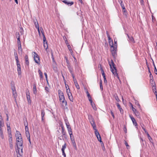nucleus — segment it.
I'll use <instances>...</instances> for the list:
<instances>
[{
  "label": "nucleus",
  "instance_id": "4d7b16f0",
  "mask_svg": "<svg viewBox=\"0 0 157 157\" xmlns=\"http://www.w3.org/2000/svg\"><path fill=\"white\" fill-rule=\"evenodd\" d=\"M45 90L47 92H48L49 90V89L48 87L46 86L45 87Z\"/></svg>",
  "mask_w": 157,
  "mask_h": 157
},
{
  "label": "nucleus",
  "instance_id": "69168bd1",
  "mask_svg": "<svg viewBox=\"0 0 157 157\" xmlns=\"http://www.w3.org/2000/svg\"><path fill=\"white\" fill-rule=\"evenodd\" d=\"M25 131L26 132H29V128L28 127H25Z\"/></svg>",
  "mask_w": 157,
  "mask_h": 157
},
{
  "label": "nucleus",
  "instance_id": "412c9836",
  "mask_svg": "<svg viewBox=\"0 0 157 157\" xmlns=\"http://www.w3.org/2000/svg\"><path fill=\"white\" fill-rule=\"evenodd\" d=\"M117 108L119 109V110L120 111V112L121 113H123V109H122V108L121 107V106L119 105V104L118 103H117Z\"/></svg>",
  "mask_w": 157,
  "mask_h": 157
},
{
  "label": "nucleus",
  "instance_id": "58836bf2",
  "mask_svg": "<svg viewBox=\"0 0 157 157\" xmlns=\"http://www.w3.org/2000/svg\"><path fill=\"white\" fill-rule=\"evenodd\" d=\"M75 85V86H76V88H77V89H80V87H79V86L77 83V82H75V83H74Z\"/></svg>",
  "mask_w": 157,
  "mask_h": 157
},
{
  "label": "nucleus",
  "instance_id": "aec40b11",
  "mask_svg": "<svg viewBox=\"0 0 157 157\" xmlns=\"http://www.w3.org/2000/svg\"><path fill=\"white\" fill-rule=\"evenodd\" d=\"M45 112L44 110H41V120L42 121H44V117L45 115Z\"/></svg>",
  "mask_w": 157,
  "mask_h": 157
},
{
  "label": "nucleus",
  "instance_id": "393cba45",
  "mask_svg": "<svg viewBox=\"0 0 157 157\" xmlns=\"http://www.w3.org/2000/svg\"><path fill=\"white\" fill-rule=\"evenodd\" d=\"M62 103V105L63 106H66L67 105V102L65 100V99L62 100L60 101Z\"/></svg>",
  "mask_w": 157,
  "mask_h": 157
},
{
  "label": "nucleus",
  "instance_id": "864d4df0",
  "mask_svg": "<svg viewBox=\"0 0 157 157\" xmlns=\"http://www.w3.org/2000/svg\"><path fill=\"white\" fill-rule=\"evenodd\" d=\"M16 60V61L17 65H20V64L19 62V61L18 60V59L17 58V59Z\"/></svg>",
  "mask_w": 157,
  "mask_h": 157
},
{
  "label": "nucleus",
  "instance_id": "4c0bfd02",
  "mask_svg": "<svg viewBox=\"0 0 157 157\" xmlns=\"http://www.w3.org/2000/svg\"><path fill=\"white\" fill-rule=\"evenodd\" d=\"M114 48H117V41L115 39H114Z\"/></svg>",
  "mask_w": 157,
  "mask_h": 157
},
{
  "label": "nucleus",
  "instance_id": "37998d69",
  "mask_svg": "<svg viewBox=\"0 0 157 157\" xmlns=\"http://www.w3.org/2000/svg\"><path fill=\"white\" fill-rule=\"evenodd\" d=\"M111 64V66L112 65V66L113 67H115V65L113 62V60L111 59V60L110 63H109V64Z\"/></svg>",
  "mask_w": 157,
  "mask_h": 157
},
{
  "label": "nucleus",
  "instance_id": "a211bd4d",
  "mask_svg": "<svg viewBox=\"0 0 157 157\" xmlns=\"http://www.w3.org/2000/svg\"><path fill=\"white\" fill-rule=\"evenodd\" d=\"M17 71L18 75H21V68L20 65H17Z\"/></svg>",
  "mask_w": 157,
  "mask_h": 157
},
{
  "label": "nucleus",
  "instance_id": "e2e57ef3",
  "mask_svg": "<svg viewBox=\"0 0 157 157\" xmlns=\"http://www.w3.org/2000/svg\"><path fill=\"white\" fill-rule=\"evenodd\" d=\"M88 100H89V101H90V102H92V98H91V97L88 98Z\"/></svg>",
  "mask_w": 157,
  "mask_h": 157
},
{
  "label": "nucleus",
  "instance_id": "cd10ccee",
  "mask_svg": "<svg viewBox=\"0 0 157 157\" xmlns=\"http://www.w3.org/2000/svg\"><path fill=\"white\" fill-rule=\"evenodd\" d=\"M71 142H72V144L73 146L75 149H76V145L75 141V140H72Z\"/></svg>",
  "mask_w": 157,
  "mask_h": 157
},
{
  "label": "nucleus",
  "instance_id": "2eb2a0df",
  "mask_svg": "<svg viewBox=\"0 0 157 157\" xmlns=\"http://www.w3.org/2000/svg\"><path fill=\"white\" fill-rule=\"evenodd\" d=\"M33 22L34 24L35 27L37 28L39 27L38 23L36 18L33 20Z\"/></svg>",
  "mask_w": 157,
  "mask_h": 157
},
{
  "label": "nucleus",
  "instance_id": "4be33fe9",
  "mask_svg": "<svg viewBox=\"0 0 157 157\" xmlns=\"http://www.w3.org/2000/svg\"><path fill=\"white\" fill-rule=\"evenodd\" d=\"M40 31L41 32V33H42V34L43 36V40H44H44H45V36L44 34V32L43 31V28H42V27L40 28Z\"/></svg>",
  "mask_w": 157,
  "mask_h": 157
},
{
  "label": "nucleus",
  "instance_id": "f257e3e1",
  "mask_svg": "<svg viewBox=\"0 0 157 157\" xmlns=\"http://www.w3.org/2000/svg\"><path fill=\"white\" fill-rule=\"evenodd\" d=\"M33 54L34 57V59L36 63H37L38 64H40V59L39 57L38 54L35 52H33Z\"/></svg>",
  "mask_w": 157,
  "mask_h": 157
},
{
  "label": "nucleus",
  "instance_id": "473e14b6",
  "mask_svg": "<svg viewBox=\"0 0 157 157\" xmlns=\"http://www.w3.org/2000/svg\"><path fill=\"white\" fill-rule=\"evenodd\" d=\"M106 34H107V37L108 38L109 43V42H111V40H112L111 39V38L110 36L107 31L106 32Z\"/></svg>",
  "mask_w": 157,
  "mask_h": 157
},
{
  "label": "nucleus",
  "instance_id": "bb28decb",
  "mask_svg": "<svg viewBox=\"0 0 157 157\" xmlns=\"http://www.w3.org/2000/svg\"><path fill=\"white\" fill-rule=\"evenodd\" d=\"M135 115L137 117L140 118V114L139 112L138 111H136L134 113Z\"/></svg>",
  "mask_w": 157,
  "mask_h": 157
},
{
  "label": "nucleus",
  "instance_id": "a18cd8bd",
  "mask_svg": "<svg viewBox=\"0 0 157 157\" xmlns=\"http://www.w3.org/2000/svg\"><path fill=\"white\" fill-rule=\"evenodd\" d=\"M17 40L18 44H21V41L20 40L19 36L18 38H17Z\"/></svg>",
  "mask_w": 157,
  "mask_h": 157
},
{
  "label": "nucleus",
  "instance_id": "20e7f679",
  "mask_svg": "<svg viewBox=\"0 0 157 157\" xmlns=\"http://www.w3.org/2000/svg\"><path fill=\"white\" fill-rule=\"evenodd\" d=\"M16 141L22 140V136L20 132L18 131H16Z\"/></svg>",
  "mask_w": 157,
  "mask_h": 157
},
{
  "label": "nucleus",
  "instance_id": "7c9ffc66",
  "mask_svg": "<svg viewBox=\"0 0 157 157\" xmlns=\"http://www.w3.org/2000/svg\"><path fill=\"white\" fill-rule=\"evenodd\" d=\"M0 135L2 139L4 138V136L3 134V131L2 128H0Z\"/></svg>",
  "mask_w": 157,
  "mask_h": 157
},
{
  "label": "nucleus",
  "instance_id": "5fc2aeb1",
  "mask_svg": "<svg viewBox=\"0 0 157 157\" xmlns=\"http://www.w3.org/2000/svg\"><path fill=\"white\" fill-rule=\"evenodd\" d=\"M110 113H111V114L113 118L114 119L115 116H114V114L113 112V111L111 110H110Z\"/></svg>",
  "mask_w": 157,
  "mask_h": 157
},
{
  "label": "nucleus",
  "instance_id": "423d86ee",
  "mask_svg": "<svg viewBox=\"0 0 157 157\" xmlns=\"http://www.w3.org/2000/svg\"><path fill=\"white\" fill-rule=\"evenodd\" d=\"M67 93L70 100L71 101H73V97L71 93L70 92V90L69 88H68V89H67Z\"/></svg>",
  "mask_w": 157,
  "mask_h": 157
},
{
  "label": "nucleus",
  "instance_id": "774afa93",
  "mask_svg": "<svg viewBox=\"0 0 157 157\" xmlns=\"http://www.w3.org/2000/svg\"><path fill=\"white\" fill-rule=\"evenodd\" d=\"M38 30V33H39V35H40V28H39V27H38V28H36Z\"/></svg>",
  "mask_w": 157,
  "mask_h": 157
},
{
  "label": "nucleus",
  "instance_id": "603ef678",
  "mask_svg": "<svg viewBox=\"0 0 157 157\" xmlns=\"http://www.w3.org/2000/svg\"><path fill=\"white\" fill-rule=\"evenodd\" d=\"M125 145L126 146L127 148V149H128L129 148V146L128 144V143L125 141Z\"/></svg>",
  "mask_w": 157,
  "mask_h": 157
},
{
  "label": "nucleus",
  "instance_id": "a19ab883",
  "mask_svg": "<svg viewBox=\"0 0 157 157\" xmlns=\"http://www.w3.org/2000/svg\"><path fill=\"white\" fill-rule=\"evenodd\" d=\"M26 98L27 100H28V102L29 103H30L31 102V100L30 95L29 96H26Z\"/></svg>",
  "mask_w": 157,
  "mask_h": 157
},
{
  "label": "nucleus",
  "instance_id": "0eeeda50",
  "mask_svg": "<svg viewBox=\"0 0 157 157\" xmlns=\"http://www.w3.org/2000/svg\"><path fill=\"white\" fill-rule=\"evenodd\" d=\"M94 130H95V134L97 137L98 140L100 142H102L101 138L98 132V131L96 128Z\"/></svg>",
  "mask_w": 157,
  "mask_h": 157
},
{
  "label": "nucleus",
  "instance_id": "c85d7f7f",
  "mask_svg": "<svg viewBox=\"0 0 157 157\" xmlns=\"http://www.w3.org/2000/svg\"><path fill=\"white\" fill-rule=\"evenodd\" d=\"M92 107L94 110H96L97 109L96 107L95 106L94 103L92 102H90Z\"/></svg>",
  "mask_w": 157,
  "mask_h": 157
},
{
  "label": "nucleus",
  "instance_id": "e433bc0d",
  "mask_svg": "<svg viewBox=\"0 0 157 157\" xmlns=\"http://www.w3.org/2000/svg\"><path fill=\"white\" fill-rule=\"evenodd\" d=\"M109 45L111 47V48H114V45L113 44V41L111 40V42H109Z\"/></svg>",
  "mask_w": 157,
  "mask_h": 157
},
{
  "label": "nucleus",
  "instance_id": "f03ea898",
  "mask_svg": "<svg viewBox=\"0 0 157 157\" xmlns=\"http://www.w3.org/2000/svg\"><path fill=\"white\" fill-rule=\"evenodd\" d=\"M23 144V140H21L20 141H17V145L18 148V152L20 150H21V151L22 150L23 148L22 147Z\"/></svg>",
  "mask_w": 157,
  "mask_h": 157
},
{
  "label": "nucleus",
  "instance_id": "7ed1b4c3",
  "mask_svg": "<svg viewBox=\"0 0 157 157\" xmlns=\"http://www.w3.org/2000/svg\"><path fill=\"white\" fill-rule=\"evenodd\" d=\"M11 89L13 91V95L14 97L15 98L17 97V93L14 84L11 85Z\"/></svg>",
  "mask_w": 157,
  "mask_h": 157
},
{
  "label": "nucleus",
  "instance_id": "2f4dec72",
  "mask_svg": "<svg viewBox=\"0 0 157 157\" xmlns=\"http://www.w3.org/2000/svg\"><path fill=\"white\" fill-rule=\"evenodd\" d=\"M25 134H26V136L28 139H29V141L30 142V135L29 132H26Z\"/></svg>",
  "mask_w": 157,
  "mask_h": 157
},
{
  "label": "nucleus",
  "instance_id": "dca6fc26",
  "mask_svg": "<svg viewBox=\"0 0 157 157\" xmlns=\"http://www.w3.org/2000/svg\"><path fill=\"white\" fill-rule=\"evenodd\" d=\"M90 123L92 126L93 128L94 129H95L96 128V125L95 124L94 121L93 119H92V121H90Z\"/></svg>",
  "mask_w": 157,
  "mask_h": 157
},
{
  "label": "nucleus",
  "instance_id": "49530a36",
  "mask_svg": "<svg viewBox=\"0 0 157 157\" xmlns=\"http://www.w3.org/2000/svg\"><path fill=\"white\" fill-rule=\"evenodd\" d=\"M9 142L10 143H12V138L11 136H9Z\"/></svg>",
  "mask_w": 157,
  "mask_h": 157
},
{
  "label": "nucleus",
  "instance_id": "72a5a7b5",
  "mask_svg": "<svg viewBox=\"0 0 157 157\" xmlns=\"http://www.w3.org/2000/svg\"><path fill=\"white\" fill-rule=\"evenodd\" d=\"M106 34H107V37L108 38L109 43V42H111V40H112L111 39V38L110 36L107 31L106 32Z\"/></svg>",
  "mask_w": 157,
  "mask_h": 157
},
{
  "label": "nucleus",
  "instance_id": "09e8293b",
  "mask_svg": "<svg viewBox=\"0 0 157 157\" xmlns=\"http://www.w3.org/2000/svg\"><path fill=\"white\" fill-rule=\"evenodd\" d=\"M152 89L153 92L155 93V91H156V86H155L153 85L152 87Z\"/></svg>",
  "mask_w": 157,
  "mask_h": 157
},
{
  "label": "nucleus",
  "instance_id": "8fccbe9b",
  "mask_svg": "<svg viewBox=\"0 0 157 157\" xmlns=\"http://www.w3.org/2000/svg\"><path fill=\"white\" fill-rule=\"evenodd\" d=\"M66 124L67 127V128H71L70 125L69 124L68 122H66Z\"/></svg>",
  "mask_w": 157,
  "mask_h": 157
},
{
  "label": "nucleus",
  "instance_id": "052dcab7",
  "mask_svg": "<svg viewBox=\"0 0 157 157\" xmlns=\"http://www.w3.org/2000/svg\"><path fill=\"white\" fill-rule=\"evenodd\" d=\"M115 99L117 101H120V100L117 96H116L115 97Z\"/></svg>",
  "mask_w": 157,
  "mask_h": 157
},
{
  "label": "nucleus",
  "instance_id": "f704fd0d",
  "mask_svg": "<svg viewBox=\"0 0 157 157\" xmlns=\"http://www.w3.org/2000/svg\"><path fill=\"white\" fill-rule=\"evenodd\" d=\"M62 133L63 136H66V133L64 129H62Z\"/></svg>",
  "mask_w": 157,
  "mask_h": 157
},
{
  "label": "nucleus",
  "instance_id": "5701e85b",
  "mask_svg": "<svg viewBox=\"0 0 157 157\" xmlns=\"http://www.w3.org/2000/svg\"><path fill=\"white\" fill-rule=\"evenodd\" d=\"M33 91L34 94H36V93L37 91L35 83H33Z\"/></svg>",
  "mask_w": 157,
  "mask_h": 157
},
{
  "label": "nucleus",
  "instance_id": "3c124183",
  "mask_svg": "<svg viewBox=\"0 0 157 157\" xmlns=\"http://www.w3.org/2000/svg\"><path fill=\"white\" fill-rule=\"evenodd\" d=\"M100 67H100V69H101V72L102 75L103 73V74H105L103 69H102V67H101V65H100Z\"/></svg>",
  "mask_w": 157,
  "mask_h": 157
},
{
  "label": "nucleus",
  "instance_id": "f8f14e48",
  "mask_svg": "<svg viewBox=\"0 0 157 157\" xmlns=\"http://www.w3.org/2000/svg\"><path fill=\"white\" fill-rule=\"evenodd\" d=\"M4 125L3 119L1 116H0V128H2V127Z\"/></svg>",
  "mask_w": 157,
  "mask_h": 157
},
{
  "label": "nucleus",
  "instance_id": "c03bdc74",
  "mask_svg": "<svg viewBox=\"0 0 157 157\" xmlns=\"http://www.w3.org/2000/svg\"><path fill=\"white\" fill-rule=\"evenodd\" d=\"M130 104H131V105L132 106V110L134 112V113L135 112H136V111H137L133 107L132 105V104L130 103Z\"/></svg>",
  "mask_w": 157,
  "mask_h": 157
},
{
  "label": "nucleus",
  "instance_id": "ddd939ff",
  "mask_svg": "<svg viewBox=\"0 0 157 157\" xmlns=\"http://www.w3.org/2000/svg\"><path fill=\"white\" fill-rule=\"evenodd\" d=\"M130 117L133 122V124L135 126H137V124L135 118L131 116H130Z\"/></svg>",
  "mask_w": 157,
  "mask_h": 157
},
{
  "label": "nucleus",
  "instance_id": "13d9d810",
  "mask_svg": "<svg viewBox=\"0 0 157 157\" xmlns=\"http://www.w3.org/2000/svg\"><path fill=\"white\" fill-rule=\"evenodd\" d=\"M70 139H71V141H72L73 140H74V136H73V135H71V136H70Z\"/></svg>",
  "mask_w": 157,
  "mask_h": 157
},
{
  "label": "nucleus",
  "instance_id": "338daca9",
  "mask_svg": "<svg viewBox=\"0 0 157 157\" xmlns=\"http://www.w3.org/2000/svg\"><path fill=\"white\" fill-rule=\"evenodd\" d=\"M14 56H15V58L16 60L17 59H17H18V57H17V53H14Z\"/></svg>",
  "mask_w": 157,
  "mask_h": 157
},
{
  "label": "nucleus",
  "instance_id": "6ab92c4d",
  "mask_svg": "<svg viewBox=\"0 0 157 157\" xmlns=\"http://www.w3.org/2000/svg\"><path fill=\"white\" fill-rule=\"evenodd\" d=\"M25 64L28 65H29V61L28 57L27 55H25Z\"/></svg>",
  "mask_w": 157,
  "mask_h": 157
},
{
  "label": "nucleus",
  "instance_id": "79ce46f5",
  "mask_svg": "<svg viewBox=\"0 0 157 157\" xmlns=\"http://www.w3.org/2000/svg\"><path fill=\"white\" fill-rule=\"evenodd\" d=\"M102 81L101 80H100V87L101 89V90H102L103 89V86L102 84Z\"/></svg>",
  "mask_w": 157,
  "mask_h": 157
},
{
  "label": "nucleus",
  "instance_id": "9b49d317",
  "mask_svg": "<svg viewBox=\"0 0 157 157\" xmlns=\"http://www.w3.org/2000/svg\"><path fill=\"white\" fill-rule=\"evenodd\" d=\"M63 2L68 6H71L74 4L73 2H69L67 0H64L63 1Z\"/></svg>",
  "mask_w": 157,
  "mask_h": 157
},
{
  "label": "nucleus",
  "instance_id": "b1692460",
  "mask_svg": "<svg viewBox=\"0 0 157 157\" xmlns=\"http://www.w3.org/2000/svg\"><path fill=\"white\" fill-rule=\"evenodd\" d=\"M38 72L39 74L40 79H42L43 78V75L42 72L41 71L40 69L38 70Z\"/></svg>",
  "mask_w": 157,
  "mask_h": 157
},
{
  "label": "nucleus",
  "instance_id": "0e129e2a",
  "mask_svg": "<svg viewBox=\"0 0 157 157\" xmlns=\"http://www.w3.org/2000/svg\"><path fill=\"white\" fill-rule=\"evenodd\" d=\"M147 137H148V138L149 139V140L151 141V140H152V138H151V137L150 136V135L149 134H148V135H147Z\"/></svg>",
  "mask_w": 157,
  "mask_h": 157
},
{
  "label": "nucleus",
  "instance_id": "c756f323",
  "mask_svg": "<svg viewBox=\"0 0 157 157\" xmlns=\"http://www.w3.org/2000/svg\"><path fill=\"white\" fill-rule=\"evenodd\" d=\"M128 36L129 39V41L130 42H133V43H135L134 40L132 36H129L128 35Z\"/></svg>",
  "mask_w": 157,
  "mask_h": 157
},
{
  "label": "nucleus",
  "instance_id": "6e6d98bb",
  "mask_svg": "<svg viewBox=\"0 0 157 157\" xmlns=\"http://www.w3.org/2000/svg\"><path fill=\"white\" fill-rule=\"evenodd\" d=\"M26 96H29L30 95V93L29 91V90H27L26 91Z\"/></svg>",
  "mask_w": 157,
  "mask_h": 157
},
{
  "label": "nucleus",
  "instance_id": "4468645a",
  "mask_svg": "<svg viewBox=\"0 0 157 157\" xmlns=\"http://www.w3.org/2000/svg\"><path fill=\"white\" fill-rule=\"evenodd\" d=\"M18 52L20 54H22V49L21 47V44H18Z\"/></svg>",
  "mask_w": 157,
  "mask_h": 157
},
{
  "label": "nucleus",
  "instance_id": "de8ad7c7",
  "mask_svg": "<svg viewBox=\"0 0 157 157\" xmlns=\"http://www.w3.org/2000/svg\"><path fill=\"white\" fill-rule=\"evenodd\" d=\"M24 126H25V127H28V123H27V122L26 120V121H24Z\"/></svg>",
  "mask_w": 157,
  "mask_h": 157
},
{
  "label": "nucleus",
  "instance_id": "680f3d73",
  "mask_svg": "<svg viewBox=\"0 0 157 157\" xmlns=\"http://www.w3.org/2000/svg\"><path fill=\"white\" fill-rule=\"evenodd\" d=\"M135 103L136 105H138L139 106V107H140V105L139 103V102L138 101H136L135 102Z\"/></svg>",
  "mask_w": 157,
  "mask_h": 157
},
{
  "label": "nucleus",
  "instance_id": "f3484780",
  "mask_svg": "<svg viewBox=\"0 0 157 157\" xmlns=\"http://www.w3.org/2000/svg\"><path fill=\"white\" fill-rule=\"evenodd\" d=\"M43 42H44V47L45 49L46 50H47L48 48V44L47 43V41L46 40V39H45V40H44H44H43Z\"/></svg>",
  "mask_w": 157,
  "mask_h": 157
},
{
  "label": "nucleus",
  "instance_id": "6e6552de",
  "mask_svg": "<svg viewBox=\"0 0 157 157\" xmlns=\"http://www.w3.org/2000/svg\"><path fill=\"white\" fill-rule=\"evenodd\" d=\"M58 93L60 101L65 99L63 93L61 90H59L58 91Z\"/></svg>",
  "mask_w": 157,
  "mask_h": 157
},
{
  "label": "nucleus",
  "instance_id": "1a4fd4ad",
  "mask_svg": "<svg viewBox=\"0 0 157 157\" xmlns=\"http://www.w3.org/2000/svg\"><path fill=\"white\" fill-rule=\"evenodd\" d=\"M66 144L65 143L64 144L62 148L61 149L62 151V152L63 155L64 156V157H66V155L64 152V150L66 148Z\"/></svg>",
  "mask_w": 157,
  "mask_h": 157
},
{
  "label": "nucleus",
  "instance_id": "a878e982",
  "mask_svg": "<svg viewBox=\"0 0 157 157\" xmlns=\"http://www.w3.org/2000/svg\"><path fill=\"white\" fill-rule=\"evenodd\" d=\"M67 67L68 69L69 70V71L70 72V73H72L73 72V68L71 66V65L68 64L67 65Z\"/></svg>",
  "mask_w": 157,
  "mask_h": 157
},
{
  "label": "nucleus",
  "instance_id": "9d476101",
  "mask_svg": "<svg viewBox=\"0 0 157 157\" xmlns=\"http://www.w3.org/2000/svg\"><path fill=\"white\" fill-rule=\"evenodd\" d=\"M116 49L117 48H111V51L112 55L113 57H115L116 55Z\"/></svg>",
  "mask_w": 157,
  "mask_h": 157
},
{
  "label": "nucleus",
  "instance_id": "39448f33",
  "mask_svg": "<svg viewBox=\"0 0 157 157\" xmlns=\"http://www.w3.org/2000/svg\"><path fill=\"white\" fill-rule=\"evenodd\" d=\"M109 66H110L111 71H112V73L115 76H116L118 77V78H119V77H118V74L117 73V70L115 67H113V68L110 64H109Z\"/></svg>",
  "mask_w": 157,
  "mask_h": 157
},
{
  "label": "nucleus",
  "instance_id": "c9c22d12",
  "mask_svg": "<svg viewBox=\"0 0 157 157\" xmlns=\"http://www.w3.org/2000/svg\"><path fill=\"white\" fill-rule=\"evenodd\" d=\"M120 5H121V7L122 9L123 10H124V12H125V8L124 7V5L123 3H121L120 4Z\"/></svg>",
  "mask_w": 157,
  "mask_h": 157
},
{
  "label": "nucleus",
  "instance_id": "bf43d9fd",
  "mask_svg": "<svg viewBox=\"0 0 157 157\" xmlns=\"http://www.w3.org/2000/svg\"><path fill=\"white\" fill-rule=\"evenodd\" d=\"M154 67H155V73L156 74H157V70L156 69V68L155 67V66L154 64Z\"/></svg>",
  "mask_w": 157,
  "mask_h": 157
},
{
  "label": "nucleus",
  "instance_id": "ea45409f",
  "mask_svg": "<svg viewBox=\"0 0 157 157\" xmlns=\"http://www.w3.org/2000/svg\"><path fill=\"white\" fill-rule=\"evenodd\" d=\"M67 47H68L69 50L70 51L71 53V54H72V51L71 48V47L70 46L69 44L67 45Z\"/></svg>",
  "mask_w": 157,
  "mask_h": 157
}]
</instances>
